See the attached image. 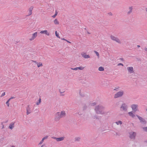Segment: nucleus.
Segmentation results:
<instances>
[{
  "label": "nucleus",
  "instance_id": "1",
  "mask_svg": "<svg viewBox=\"0 0 147 147\" xmlns=\"http://www.w3.org/2000/svg\"><path fill=\"white\" fill-rule=\"evenodd\" d=\"M105 108L101 105H99L96 106L94 110L97 114H104L105 113L104 111Z\"/></svg>",
  "mask_w": 147,
  "mask_h": 147
},
{
  "label": "nucleus",
  "instance_id": "2",
  "mask_svg": "<svg viewBox=\"0 0 147 147\" xmlns=\"http://www.w3.org/2000/svg\"><path fill=\"white\" fill-rule=\"evenodd\" d=\"M124 92L122 90H121L117 92L115 94L114 96V98H117L121 97L123 94Z\"/></svg>",
  "mask_w": 147,
  "mask_h": 147
},
{
  "label": "nucleus",
  "instance_id": "3",
  "mask_svg": "<svg viewBox=\"0 0 147 147\" xmlns=\"http://www.w3.org/2000/svg\"><path fill=\"white\" fill-rule=\"evenodd\" d=\"M136 116L138 117L140 120V122L143 124H145L146 123V120L142 117H140L138 115H136Z\"/></svg>",
  "mask_w": 147,
  "mask_h": 147
},
{
  "label": "nucleus",
  "instance_id": "4",
  "mask_svg": "<svg viewBox=\"0 0 147 147\" xmlns=\"http://www.w3.org/2000/svg\"><path fill=\"white\" fill-rule=\"evenodd\" d=\"M110 37L111 39L112 40L114 41H115L119 43L120 44L121 43V42L120 41L119 39L117 38L116 37L112 35H111Z\"/></svg>",
  "mask_w": 147,
  "mask_h": 147
},
{
  "label": "nucleus",
  "instance_id": "5",
  "mask_svg": "<svg viewBox=\"0 0 147 147\" xmlns=\"http://www.w3.org/2000/svg\"><path fill=\"white\" fill-rule=\"evenodd\" d=\"M61 118V117L60 115V113L59 112H57L55 114V121H59Z\"/></svg>",
  "mask_w": 147,
  "mask_h": 147
},
{
  "label": "nucleus",
  "instance_id": "6",
  "mask_svg": "<svg viewBox=\"0 0 147 147\" xmlns=\"http://www.w3.org/2000/svg\"><path fill=\"white\" fill-rule=\"evenodd\" d=\"M138 107V105L137 104H133L131 106L132 110L134 112L137 111Z\"/></svg>",
  "mask_w": 147,
  "mask_h": 147
},
{
  "label": "nucleus",
  "instance_id": "7",
  "mask_svg": "<svg viewBox=\"0 0 147 147\" xmlns=\"http://www.w3.org/2000/svg\"><path fill=\"white\" fill-rule=\"evenodd\" d=\"M136 136V133L135 132H133L131 133L130 134L129 137L131 139H135Z\"/></svg>",
  "mask_w": 147,
  "mask_h": 147
},
{
  "label": "nucleus",
  "instance_id": "8",
  "mask_svg": "<svg viewBox=\"0 0 147 147\" xmlns=\"http://www.w3.org/2000/svg\"><path fill=\"white\" fill-rule=\"evenodd\" d=\"M121 108H122L123 110L126 111L127 110V106L125 103H123L120 107Z\"/></svg>",
  "mask_w": 147,
  "mask_h": 147
},
{
  "label": "nucleus",
  "instance_id": "9",
  "mask_svg": "<svg viewBox=\"0 0 147 147\" xmlns=\"http://www.w3.org/2000/svg\"><path fill=\"white\" fill-rule=\"evenodd\" d=\"M33 9V7L32 6L30 7L28 11L29 13L28 15H27L26 16H29L31 15L32 14V11Z\"/></svg>",
  "mask_w": 147,
  "mask_h": 147
},
{
  "label": "nucleus",
  "instance_id": "10",
  "mask_svg": "<svg viewBox=\"0 0 147 147\" xmlns=\"http://www.w3.org/2000/svg\"><path fill=\"white\" fill-rule=\"evenodd\" d=\"M37 32H35L32 34V38L30 39V40H33L37 36Z\"/></svg>",
  "mask_w": 147,
  "mask_h": 147
},
{
  "label": "nucleus",
  "instance_id": "11",
  "mask_svg": "<svg viewBox=\"0 0 147 147\" xmlns=\"http://www.w3.org/2000/svg\"><path fill=\"white\" fill-rule=\"evenodd\" d=\"M26 114L27 115H28L31 113V111L30 110V108L29 107V105H28L26 108Z\"/></svg>",
  "mask_w": 147,
  "mask_h": 147
},
{
  "label": "nucleus",
  "instance_id": "12",
  "mask_svg": "<svg viewBox=\"0 0 147 147\" xmlns=\"http://www.w3.org/2000/svg\"><path fill=\"white\" fill-rule=\"evenodd\" d=\"M127 69L128 72L130 73H133L134 72V68L132 67H127Z\"/></svg>",
  "mask_w": 147,
  "mask_h": 147
},
{
  "label": "nucleus",
  "instance_id": "13",
  "mask_svg": "<svg viewBox=\"0 0 147 147\" xmlns=\"http://www.w3.org/2000/svg\"><path fill=\"white\" fill-rule=\"evenodd\" d=\"M15 123L11 122L9 124V129H12L14 127Z\"/></svg>",
  "mask_w": 147,
  "mask_h": 147
},
{
  "label": "nucleus",
  "instance_id": "14",
  "mask_svg": "<svg viewBox=\"0 0 147 147\" xmlns=\"http://www.w3.org/2000/svg\"><path fill=\"white\" fill-rule=\"evenodd\" d=\"M82 56L85 58H90V57L89 55H86V53H84L83 54H82Z\"/></svg>",
  "mask_w": 147,
  "mask_h": 147
},
{
  "label": "nucleus",
  "instance_id": "15",
  "mask_svg": "<svg viewBox=\"0 0 147 147\" xmlns=\"http://www.w3.org/2000/svg\"><path fill=\"white\" fill-rule=\"evenodd\" d=\"M15 97H11L7 101V102H6V105H7V106L8 107H9V101H10V100H11V99H13V98H15Z\"/></svg>",
  "mask_w": 147,
  "mask_h": 147
},
{
  "label": "nucleus",
  "instance_id": "16",
  "mask_svg": "<svg viewBox=\"0 0 147 147\" xmlns=\"http://www.w3.org/2000/svg\"><path fill=\"white\" fill-rule=\"evenodd\" d=\"M65 113L64 111H61V112L60 113V115H61V118L65 116Z\"/></svg>",
  "mask_w": 147,
  "mask_h": 147
},
{
  "label": "nucleus",
  "instance_id": "17",
  "mask_svg": "<svg viewBox=\"0 0 147 147\" xmlns=\"http://www.w3.org/2000/svg\"><path fill=\"white\" fill-rule=\"evenodd\" d=\"M64 138V137H61L57 138L56 139V140L57 142L63 140Z\"/></svg>",
  "mask_w": 147,
  "mask_h": 147
},
{
  "label": "nucleus",
  "instance_id": "18",
  "mask_svg": "<svg viewBox=\"0 0 147 147\" xmlns=\"http://www.w3.org/2000/svg\"><path fill=\"white\" fill-rule=\"evenodd\" d=\"M129 11L127 12V15H129L132 12L133 9V7H129Z\"/></svg>",
  "mask_w": 147,
  "mask_h": 147
},
{
  "label": "nucleus",
  "instance_id": "19",
  "mask_svg": "<svg viewBox=\"0 0 147 147\" xmlns=\"http://www.w3.org/2000/svg\"><path fill=\"white\" fill-rule=\"evenodd\" d=\"M128 114L129 116L131 117L132 118H134L135 116V115L133 113L132 111L129 112Z\"/></svg>",
  "mask_w": 147,
  "mask_h": 147
},
{
  "label": "nucleus",
  "instance_id": "20",
  "mask_svg": "<svg viewBox=\"0 0 147 147\" xmlns=\"http://www.w3.org/2000/svg\"><path fill=\"white\" fill-rule=\"evenodd\" d=\"M41 33H45V34L47 35L48 36L49 35V33L48 32L47 30H44L43 31H42L40 32Z\"/></svg>",
  "mask_w": 147,
  "mask_h": 147
},
{
  "label": "nucleus",
  "instance_id": "21",
  "mask_svg": "<svg viewBox=\"0 0 147 147\" xmlns=\"http://www.w3.org/2000/svg\"><path fill=\"white\" fill-rule=\"evenodd\" d=\"M98 70L100 71H103L104 70V68L103 67L101 66L98 68Z\"/></svg>",
  "mask_w": 147,
  "mask_h": 147
},
{
  "label": "nucleus",
  "instance_id": "22",
  "mask_svg": "<svg viewBox=\"0 0 147 147\" xmlns=\"http://www.w3.org/2000/svg\"><path fill=\"white\" fill-rule=\"evenodd\" d=\"M93 118L94 119H101V117H100V116L99 117V116H97L96 115H95L94 116Z\"/></svg>",
  "mask_w": 147,
  "mask_h": 147
},
{
  "label": "nucleus",
  "instance_id": "23",
  "mask_svg": "<svg viewBox=\"0 0 147 147\" xmlns=\"http://www.w3.org/2000/svg\"><path fill=\"white\" fill-rule=\"evenodd\" d=\"M54 23L56 25L59 24V22L56 19L54 21Z\"/></svg>",
  "mask_w": 147,
  "mask_h": 147
},
{
  "label": "nucleus",
  "instance_id": "24",
  "mask_svg": "<svg viewBox=\"0 0 147 147\" xmlns=\"http://www.w3.org/2000/svg\"><path fill=\"white\" fill-rule=\"evenodd\" d=\"M116 123L117 124V125H118L119 124L121 125L122 124V122L121 121H118L116 122Z\"/></svg>",
  "mask_w": 147,
  "mask_h": 147
},
{
  "label": "nucleus",
  "instance_id": "25",
  "mask_svg": "<svg viewBox=\"0 0 147 147\" xmlns=\"http://www.w3.org/2000/svg\"><path fill=\"white\" fill-rule=\"evenodd\" d=\"M77 69H79L80 70H82L84 69V67H83L82 66H80L79 67H77Z\"/></svg>",
  "mask_w": 147,
  "mask_h": 147
},
{
  "label": "nucleus",
  "instance_id": "26",
  "mask_svg": "<svg viewBox=\"0 0 147 147\" xmlns=\"http://www.w3.org/2000/svg\"><path fill=\"white\" fill-rule=\"evenodd\" d=\"M55 34L56 36L58 38H60V36H59V34L57 33V31H56L55 32Z\"/></svg>",
  "mask_w": 147,
  "mask_h": 147
},
{
  "label": "nucleus",
  "instance_id": "27",
  "mask_svg": "<svg viewBox=\"0 0 147 147\" xmlns=\"http://www.w3.org/2000/svg\"><path fill=\"white\" fill-rule=\"evenodd\" d=\"M96 105V102H94L90 104V105L91 106H93Z\"/></svg>",
  "mask_w": 147,
  "mask_h": 147
},
{
  "label": "nucleus",
  "instance_id": "28",
  "mask_svg": "<svg viewBox=\"0 0 147 147\" xmlns=\"http://www.w3.org/2000/svg\"><path fill=\"white\" fill-rule=\"evenodd\" d=\"M80 137H76L75 138V141H80Z\"/></svg>",
  "mask_w": 147,
  "mask_h": 147
},
{
  "label": "nucleus",
  "instance_id": "29",
  "mask_svg": "<svg viewBox=\"0 0 147 147\" xmlns=\"http://www.w3.org/2000/svg\"><path fill=\"white\" fill-rule=\"evenodd\" d=\"M79 94L80 96H81L82 97H84L85 96V95L84 94L81 93L80 92H80H79Z\"/></svg>",
  "mask_w": 147,
  "mask_h": 147
},
{
  "label": "nucleus",
  "instance_id": "30",
  "mask_svg": "<svg viewBox=\"0 0 147 147\" xmlns=\"http://www.w3.org/2000/svg\"><path fill=\"white\" fill-rule=\"evenodd\" d=\"M87 108V106L86 105H84L83 107V110L84 111L86 110Z\"/></svg>",
  "mask_w": 147,
  "mask_h": 147
},
{
  "label": "nucleus",
  "instance_id": "31",
  "mask_svg": "<svg viewBox=\"0 0 147 147\" xmlns=\"http://www.w3.org/2000/svg\"><path fill=\"white\" fill-rule=\"evenodd\" d=\"M143 129L144 131L147 132V127H143Z\"/></svg>",
  "mask_w": 147,
  "mask_h": 147
},
{
  "label": "nucleus",
  "instance_id": "32",
  "mask_svg": "<svg viewBox=\"0 0 147 147\" xmlns=\"http://www.w3.org/2000/svg\"><path fill=\"white\" fill-rule=\"evenodd\" d=\"M48 136H46L45 137H44L42 139L43 140H45L47 139L48 138Z\"/></svg>",
  "mask_w": 147,
  "mask_h": 147
},
{
  "label": "nucleus",
  "instance_id": "33",
  "mask_svg": "<svg viewBox=\"0 0 147 147\" xmlns=\"http://www.w3.org/2000/svg\"><path fill=\"white\" fill-rule=\"evenodd\" d=\"M94 52H95L96 55L97 56H99V54L96 51H94Z\"/></svg>",
  "mask_w": 147,
  "mask_h": 147
},
{
  "label": "nucleus",
  "instance_id": "34",
  "mask_svg": "<svg viewBox=\"0 0 147 147\" xmlns=\"http://www.w3.org/2000/svg\"><path fill=\"white\" fill-rule=\"evenodd\" d=\"M71 69L72 70H78L77 67L75 68H71Z\"/></svg>",
  "mask_w": 147,
  "mask_h": 147
},
{
  "label": "nucleus",
  "instance_id": "35",
  "mask_svg": "<svg viewBox=\"0 0 147 147\" xmlns=\"http://www.w3.org/2000/svg\"><path fill=\"white\" fill-rule=\"evenodd\" d=\"M5 95V92H4L1 94V97H3Z\"/></svg>",
  "mask_w": 147,
  "mask_h": 147
},
{
  "label": "nucleus",
  "instance_id": "36",
  "mask_svg": "<svg viewBox=\"0 0 147 147\" xmlns=\"http://www.w3.org/2000/svg\"><path fill=\"white\" fill-rule=\"evenodd\" d=\"M42 65V63H41V64H38V67H39L40 66H41Z\"/></svg>",
  "mask_w": 147,
  "mask_h": 147
},
{
  "label": "nucleus",
  "instance_id": "37",
  "mask_svg": "<svg viewBox=\"0 0 147 147\" xmlns=\"http://www.w3.org/2000/svg\"><path fill=\"white\" fill-rule=\"evenodd\" d=\"M44 140H42V139L40 141V143L39 144H41L43 142Z\"/></svg>",
  "mask_w": 147,
  "mask_h": 147
},
{
  "label": "nucleus",
  "instance_id": "38",
  "mask_svg": "<svg viewBox=\"0 0 147 147\" xmlns=\"http://www.w3.org/2000/svg\"><path fill=\"white\" fill-rule=\"evenodd\" d=\"M118 65H122V66H123V64L121 63H118Z\"/></svg>",
  "mask_w": 147,
  "mask_h": 147
},
{
  "label": "nucleus",
  "instance_id": "39",
  "mask_svg": "<svg viewBox=\"0 0 147 147\" xmlns=\"http://www.w3.org/2000/svg\"><path fill=\"white\" fill-rule=\"evenodd\" d=\"M116 136H119L120 135V134L119 133H118L117 132H116Z\"/></svg>",
  "mask_w": 147,
  "mask_h": 147
},
{
  "label": "nucleus",
  "instance_id": "40",
  "mask_svg": "<svg viewBox=\"0 0 147 147\" xmlns=\"http://www.w3.org/2000/svg\"><path fill=\"white\" fill-rule=\"evenodd\" d=\"M3 122H2L1 123V125H2V129H3V128H4V125H3Z\"/></svg>",
  "mask_w": 147,
  "mask_h": 147
},
{
  "label": "nucleus",
  "instance_id": "41",
  "mask_svg": "<svg viewBox=\"0 0 147 147\" xmlns=\"http://www.w3.org/2000/svg\"><path fill=\"white\" fill-rule=\"evenodd\" d=\"M119 88L118 87V88H115V89H114V90H115L116 91H118V89Z\"/></svg>",
  "mask_w": 147,
  "mask_h": 147
},
{
  "label": "nucleus",
  "instance_id": "42",
  "mask_svg": "<svg viewBox=\"0 0 147 147\" xmlns=\"http://www.w3.org/2000/svg\"><path fill=\"white\" fill-rule=\"evenodd\" d=\"M59 92H60L61 93V96H64V94H62V93L64 92H61L60 91V89L59 90Z\"/></svg>",
  "mask_w": 147,
  "mask_h": 147
},
{
  "label": "nucleus",
  "instance_id": "43",
  "mask_svg": "<svg viewBox=\"0 0 147 147\" xmlns=\"http://www.w3.org/2000/svg\"><path fill=\"white\" fill-rule=\"evenodd\" d=\"M108 14L110 16H112L113 15L112 13L111 12L109 13Z\"/></svg>",
  "mask_w": 147,
  "mask_h": 147
},
{
  "label": "nucleus",
  "instance_id": "44",
  "mask_svg": "<svg viewBox=\"0 0 147 147\" xmlns=\"http://www.w3.org/2000/svg\"><path fill=\"white\" fill-rule=\"evenodd\" d=\"M120 60H121L122 61H124V60L123 58H121L119 59Z\"/></svg>",
  "mask_w": 147,
  "mask_h": 147
},
{
  "label": "nucleus",
  "instance_id": "45",
  "mask_svg": "<svg viewBox=\"0 0 147 147\" xmlns=\"http://www.w3.org/2000/svg\"><path fill=\"white\" fill-rule=\"evenodd\" d=\"M38 102H39V103H40L41 102V100L40 98L38 100Z\"/></svg>",
  "mask_w": 147,
  "mask_h": 147
},
{
  "label": "nucleus",
  "instance_id": "46",
  "mask_svg": "<svg viewBox=\"0 0 147 147\" xmlns=\"http://www.w3.org/2000/svg\"><path fill=\"white\" fill-rule=\"evenodd\" d=\"M56 16V15H55V14L53 16H52V17L53 18H55V17L56 16Z\"/></svg>",
  "mask_w": 147,
  "mask_h": 147
},
{
  "label": "nucleus",
  "instance_id": "47",
  "mask_svg": "<svg viewBox=\"0 0 147 147\" xmlns=\"http://www.w3.org/2000/svg\"><path fill=\"white\" fill-rule=\"evenodd\" d=\"M40 104V103H39L38 101V102H37L36 103V105H38Z\"/></svg>",
  "mask_w": 147,
  "mask_h": 147
},
{
  "label": "nucleus",
  "instance_id": "48",
  "mask_svg": "<svg viewBox=\"0 0 147 147\" xmlns=\"http://www.w3.org/2000/svg\"><path fill=\"white\" fill-rule=\"evenodd\" d=\"M144 50H145V51H147V48L145 47L144 48Z\"/></svg>",
  "mask_w": 147,
  "mask_h": 147
},
{
  "label": "nucleus",
  "instance_id": "49",
  "mask_svg": "<svg viewBox=\"0 0 147 147\" xmlns=\"http://www.w3.org/2000/svg\"><path fill=\"white\" fill-rule=\"evenodd\" d=\"M57 11H56L55 13V15H56V16H57Z\"/></svg>",
  "mask_w": 147,
  "mask_h": 147
},
{
  "label": "nucleus",
  "instance_id": "50",
  "mask_svg": "<svg viewBox=\"0 0 147 147\" xmlns=\"http://www.w3.org/2000/svg\"><path fill=\"white\" fill-rule=\"evenodd\" d=\"M66 41L67 42H68V43H71V42H70L69 41H68L67 40H66Z\"/></svg>",
  "mask_w": 147,
  "mask_h": 147
},
{
  "label": "nucleus",
  "instance_id": "51",
  "mask_svg": "<svg viewBox=\"0 0 147 147\" xmlns=\"http://www.w3.org/2000/svg\"><path fill=\"white\" fill-rule=\"evenodd\" d=\"M53 138L55 139L56 140V139L57 138L55 137H53Z\"/></svg>",
  "mask_w": 147,
  "mask_h": 147
},
{
  "label": "nucleus",
  "instance_id": "52",
  "mask_svg": "<svg viewBox=\"0 0 147 147\" xmlns=\"http://www.w3.org/2000/svg\"><path fill=\"white\" fill-rule=\"evenodd\" d=\"M62 40H66L65 39V38H62L61 39Z\"/></svg>",
  "mask_w": 147,
  "mask_h": 147
},
{
  "label": "nucleus",
  "instance_id": "53",
  "mask_svg": "<svg viewBox=\"0 0 147 147\" xmlns=\"http://www.w3.org/2000/svg\"><path fill=\"white\" fill-rule=\"evenodd\" d=\"M87 33L88 34H90V33L89 32H88V31H87Z\"/></svg>",
  "mask_w": 147,
  "mask_h": 147
},
{
  "label": "nucleus",
  "instance_id": "54",
  "mask_svg": "<svg viewBox=\"0 0 147 147\" xmlns=\"http://www.w3.org/2000/svg\"><path fill=\"white\" fill-rule=\"evenodd\" d=\"M137 46L138 48L140 47V46L139 45H138Z\"/></svg>",
  "mask_w": 147,
  "mask_h": 147
},
{
  "label": "nucleus",
  "instance_id": "55",
  "mask_svg": "<svg viewBox=\"0 0 147 147\" xmlns=\"http://www.w3.org/2000/svg\"><path fill=\"white\" fill-rule=\"evenodd\" d=\"M78 113L79 115H82L79 112Z\"/></svg>",
  "mask_w": 147,
  "mask_h": 147
},
{
  "label": "nucleus",
  "instance_id": "56",
  "mask_svg": "<svg viewBox=\"0 0 147 147\" xmlns=\"http://www.w3.org/2000/svg\"><path fill=\"white\" fill-rule=\"evenodd\" d=\"M144 142H147V140Z\"/></svg>",
  "mask_w": 147,
  "mask_h": 147
},
{
  "label": "nucleus",
  "instance_id": "57",
  "mask_svg": "<svg viewBox=\"0 0 147 147\" xmlns=\"http://www.w3.org/2000/svg\"><path fill=\"white\" fill-rule=\"evenodd\" d=\"M44 146V145H42L41 146V147H42Z\"/></svg>",
  "mask_w": 147,
  "mask_h": 147
},
{
  "label": "nucleus",
  "instance_id": "58",
  "mask_svg": "<svg viewBox=\"0 0 147 147\" xmlns=\"http://www.w3.org/2000/svg\"><path fill=\"white\" fill-rule=\"evenodd\" d=\"M11 147H15V146H12Z\"/></svg>",
  "mask_w": 147,
  "mask_h": 147
},
{
  "label": "nucleus",
  "instance_id": "59",
  "mask_svg": "<svg viewBox=\"0 0 147 147\" xmlns=\"http://www.w3.org/2000/svg\"><path fill=\"white\" fill-rule=\"evenodd\" d=\"M146 111H147V109H146Z\"/></svg>",
  "mask_w": 147,
  "mask_h": 147
},
{
  "label": "nucleus",
  "instance_id": "60",
  "mask_svg": "<svg viewBox=\"0 0 147 147\" xmlns=\"http://www.w3.org/2000/svg\"><path fill=\"white\" fill-rule=\"evenodd\" d=\"M85 30H86V28H85L84 29Z\"/></svg>",
  "mask_w": 147,
  "mask_h": 147
}]
</instances>
